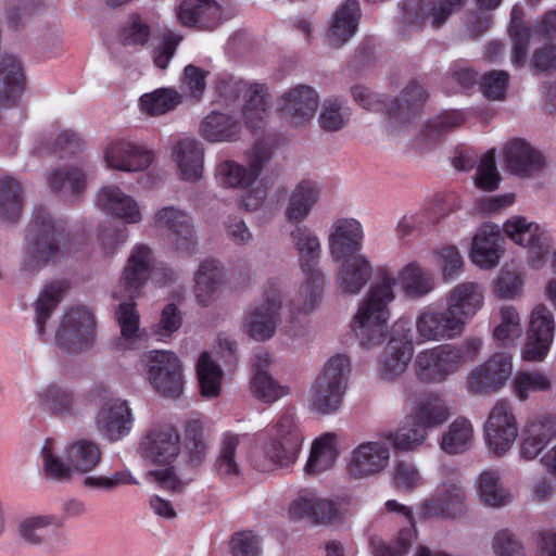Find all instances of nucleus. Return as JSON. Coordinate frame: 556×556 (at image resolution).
I'll return each mask as SVG.
<instances>
[{"label": "nucleus", "instance_id": "obj_1", "mask_svg": "<svg viewBox=\"0 0 556 556\" xmlns=\"http://www.w3.org/2000/svg\"><path fill=\"white\" fill-rule=\"evenodd\" d=\"M397 280L405 294L412 299L424 298L435 287L433 275L417 263L405 265L397 276L381 270L354 316L353 331L362 346L370 349L384 341L390 318L389 304L395 299L394 287Z\"/></svg>", "mask_w": 556, "mask_h": 556}, {"label": "nucleus", "instance_id": "obj_2", "mask_svg": "<svg viewBox=\"0 0 556 556\" xmlns=\"http://www.w3.org/2000/svg\"><path fill=\"white\" fill-rule=\"evenodd\" d=\"M66 224L54 218L43 206L35 208L31 225L24 239L20 271L31 276L62 255Z\"/></svg>", "mask_w": 556, "mask_h": 556}, {"label": "nucleus", "instance_id": "obj_3", "mask_svg": "<svg viewBox=\"0 0 556 556\" xmlns=\"http://www.w3.org/2000/svg\"><path fill=\"white\" fill-rule=\"evenodd\" d=\"M289 235L304 276L296 300L291 302V311L309 314L319 305L325 286L324 274L318 268L321 255L320 240L315 231L304 224L295 225Z\"/></svg>", "mask_w": 556, "mask_h": 556}, {"label": "nucleus", "instance_id": "obj_4", "mask_svg": "<svg viewBox=\"0 0 556 556\" xmlns=\"http://www.w3.org/2000/svg\"><path fill=\"white\" fill-rule=\"evenodd\" d=\"M350 372L351 361L344 354H336L326 362L309 392V405L316 414L325 416L340 410Z\"/></svg>", "mask_w": 556, "mask_h": 556}, {"label": "nucleus", "instance_id": "obj_5", "mask_svg": "<svg viewBox=\"0 0 556 556\" xmlns=\"http://www.w3.org/2000/svg\"><path fill=\"white\" fill-rule=\"evenodd\" d=\"M503 230L513 242L527 250L529 267L539 270L549 262L551 270L556 274V247L547 230L525 217L508 219Z\"/></svg>", "mask_w": 556, "mask_h": 556}, {"label": "nucleus", "instance_id": "obj_6", "mask_svg": "<svg viewBox=\"0 0 556 556\" xmlns=\"http://www.w3.org/2000/svg\"><path fill=\"white\" fill-rule=\"evenodd\" d=\"M283 291L278 282H268L264 301L251 305L241 320L242 331L252 340L264 342L271 339L281 323Z\"/></svg>", "mask_w": 556, "mask_h": 556}, {"label": "nucleus", "instance_id": "obj_7", "mask_svg": "<svg viewBox=\"0 0 556 556\" xmlns=\"http://www.w3.org/2000/svg\"><path fill=\"white\" fill-rule=\"evenodd\" d=\"M351 93L355 102L364 109L369 111L386 109L387 114L400 123H406L417 115L427 99L425 89L417 81L408 83L400 96L388 104L364 86H354Z\"/></svg>", "mask_w": 556, "mask_h": 556}, {"label": "nucleus", "instance_id": "obj_8", "mask_svg": "<svg viewBox=\"0 0 556 556\" xmlns=\"http://www.w3.org/2000/svg\"><path fill=\"white\" fill-rule=\"evenodd\" d=\"M384 508L388 513L403 516L408 527L401 529L390 544L380 539H372L370 545L375 556H447L440 552L433 553L427 546L417 544L415 517L410 507L390 500L386 502Z\"/></svg>", "mask_w": 556, "mask_h": 556}, {"label": "nucleus", "instance_id": "obj_9", "mask_svg": "<svg viewBox=\"0 0 556 556\" xmlns=\"http://www.w3.org/2000/svg\"><path fill=\"white\" fill-rule=\"evenodd\" d=\"M148 378L162 396L178 399L184 390L181 364L175 353L165 350L150 351L143 355Z\"/></svg>", "mask_w": 556, "mask_h": 556}, {"label": "nucleus", "instance_id": "obj_10", "mask_svg": "<svg viewBox=\"0 0 556 556\" xmlns=\"http://www.w3.org/2000/svg\"><path fill=\"white\" fill-rule=\"evenodd\" d=\"M270 159V148L264 143H256L247 156V166L229 160L218 163L215 169L216 179L224 187L248 188L258 178Z\"/></svg>", "mask_w": 556, "mask_h": 556}, {"label": "nucleus", "instance_id": "obj_11", "mask_svg": "<svg viewBox=\"0 0 556 556\" xmlns=\"http://www.w3.org/2000/svg\"><path fill=\"white\" fill-rule=\"evenodd\" d=\"M415 328L418 344L453 340L465 330L464 321H459L447 307L440 309L433 306L424 307L419 312Z\"/></svg>", "mask_w": 556, "mask_h": 556}, {"label": "nucleus", "instance_id": "obj_12", "mask_svg": "<svg viewBox=\"0 0 556 556\" xmlns=\"http://www.w3.org/2000/svg\"><path fill=\"white\" fill-rule=\"evenodd\" d=\"M555 330L553 312L545 304H536L530 314L523 358L530 362L543 361L554 341Z\"/></svg>", "mask_w": 556, "mask_h": 556}, {"label": "nucleus", "instance_id": "obj_13", "mask_svg": "<svg viewBox=\"0 0 556 556\" xmlns=\"http://www.w3.org/2000/svg\"><path fill=\"white\" fill-rule=\"evenodd\" d=\"M94 319L85 307L72 308L64 314L55 332V343L76 353L88 348L93 338Z\"/></svg>", "mask_w": 556, "mask_h": 556}, {"label": "nucleus", "instance_id": "obj_14", "mask_svg": "<svg viewBox=\"0 0 556 556\" xmlns=\"http://www.w3.org/2000/svg\"><path fill=\"white\" fill-rule=\"evenodd\" d=\"M59 519L54 515H28L22 518L16 531L21 541L29 546H47L50 552L66 546L65 535L58 531Z\"/></svg>", "mask_w": 556, "mask_h": 556}, {"label": "nucleus", "instance_id": "obj_15", "mask_svg": "<svg viewBox=\"0 0 556 556\" xmlns=\"http://www.w3.org/2000/svg\"><path fill=\"white\" fill-rule=\"evenodd\" d=\"M484 431L488 445L495 455L502 456L511 448L518 437V424L508 401L498 400L495 403Z\"/></svg>", "mask_w": 556, "mask_h": 556}, {"label": "nucleus", "instance_id": "obj_16", "mask_svg": "<svg viewBox=\"0 0 556 556\" xmlns=\"http://www.w3.org/2000/svg\"><path fill=\"white\" fill-rule=\"evenodd\" d=\"M511 374V356L507 353H494L470 371L467 378L468 389L476 394L496 392L506 384Z\"/></svg>", "mask_w": 556, "mask_h": 556}, {"label": "nucleus", "instance_id": "obj_17", "mask_svg": "<svg viewBox=\"0 0 556 556\" xmlns=\"http://www.w3.org/2000/svg\"><path fill=\"white\" fill-rule=\"evenodd\" d=\"M390 458V446L384 439L363 442L350 453L346 472L354 479H367L384 471Z\"/></svg>", "mask_w": 556, "mask_h": 556}, {"label": "nucleus", "instance_id": "obj_18", "mask_svg": "<svg viewBox=\"0 0 556 556\" xmlns=\"http://www.w3.org/2000/svg\"><path fill=\"white\" fill-rule=\"evenodd\" d=\"M414 343L410 329L404 323H396L381 359L380 376L386 381L401 377L413 356Z\"/></svg>", "mask_w": 556, "mask_h": 556}, {"label": "nucleus", "instance_id": "obj_19", "mask_svg": "<svg viewBox=\"0 0 556 556\" xmlns=\"http://www.w3.org/2000/svg\"><path fill=\"white\" fill-rule=\"evenodd\" d=\"M465 511L466 494L462 485L455 481L440 483L433 495L424 501L420 507V515L424 518L454 519Z\"/></svg>", "mask_w": 556, "mask_h": 556}, {"label": "nucleus", "instance_id": "obj_20", "mask_svg": "<svg viewBox=\"0 0 556 556\" xmlns=\"http://www.w3.org/2000/svg\"><path fill=\"white\" fill-rule=\"evenodd\" d=\"M153 226L166 230L174 248L185 254L194 250L195 238L190 216L175 206L159 210L152 219Z\"/></svg>", "mask_w": 556, "mask_h": 556}, {"label": "nucleus", "instance_id": "obj_21", "mask_svg": "<svg viewBox=\"0 0 556 556\" xmlns=\"http://www.w3.org/2000/svg\"><path fill=\"white\" fill-rule=\"evenodd\" d=\"M134 416L128 402L118 397L104 401L94 419L97 430L110 442L122 440L132 427Z\"/></svg>", "mask_w": 556, "mask_h": 556}, {"label": "nucleus", "instance_id": "obj_22", "mask_svg": "<svg viewBox=\"0 0 556 556\" xmlns=\"http://www.w3.org/2000/svg\"><path fill=\"white\" fill-rule=\"evenodd\" d=\"M140 451L143 457L155 464H170L180 452V435L169 425H153L147 430Z\"/></svg>", "mask_w": 556, "mask_h": 556}, {"label": "nucleus", "instance_id": "obj_23", "mask_svg": "<svg viewBox=\"0 0 556 556\" xmlns=\"http://www.w3.org/2000/svg\"><path fill=\"white\" fill-rule=\"evenodd\" d=\"M152 260V252L144 244H138L131 250L119 278L121 294L116 292V298L132 300L140 295V291L150 276Z\"/></svg>", "mask_w": 556, "mask_h": 556}, {"label": "nucleus", "instance_id": "obj_24", "mask_svg": "<svg viewBox=\"0 0 556 556\" xmlns=\"http://www.w3.org/2000/svg\"><path fill=\"white\" fill-rule=\"evenodd\" d=\"M103 157L108 167L122 172H140L154 161V153L142 144L119 140L104 149Z\"/></svg>", "mask_w": 556, "mask_h": 556}, {"label": "nucleus", "instance_id": "obj_25", "mask_svg": "<svg viewBox=\"0 0 556 556\" xmlns=\"http://www.w3.org/2000/svg\"><path fill=\"white\" fill-rule=\"evenodd\" d=\"M504 239L500 226L483 224L472 238L469 258L481 269L496 267L504 252Z\"/></svg>", "mask_w": 556, "mask_h": 556}, {"label": "nucleus", "instance_id": "obj_26", "mask_svg": "<svg viewBox=\"0 0 556 556\" xmlns=\"http://www.w3.org/2000/svg\"><path fill=\"white\" fill-rule=\"evenodd\" d=\"M319 98L315 89L307 85H296L281 96L280 113L294 126L309 122L316 113Z\"/></svg>", "mask_w": 556, "mask_h": 556}, {"label": "nucleus", "instance_id": "obj_27", "mask_svg": "<svg viewBox=\"0 0 556 556\" xmlns=\"http://www.w3.org/2000/svg\"><path fill=\"white\" fill-rule=\"evenodd\" d=\"M363 227L355 218H339L329 229L328 248L333 261L359 255L363 242Z\"/></svg>", "mask_w": 556, "mask_h": 556}, {"label": "nucleus", "instance_id": "obj_28", "mask_svg": "<svg viewBox=\"0 0 556 556\" xmlns=\"http://www.w3.org/2000/svg\"><path fill=\"white\" fill-rule=\"evenodd\" d=\"M503 153L507 170L519 177H530L546 166L544 155L522 139L507 142Z\"/></svg>", "mask_w": 556, "mask_h": 556}, {"label": "nucleus", "instance_id": "obj_29", "mask_svg": "<svg viewBox=\"0 0 556 556\" xmlns=\"http://www.w3.org/2000/svg\"><path fill=\"white\" fill-rule=\"evenodd\" d=\"M556 438V415L538 414L525 426L520 455L527 460L534 459Z\"/></svg>", "mask_w": 556, "mask_h": 556}, {"label": "nucleus", "instance_id": "obj_30", "mask_svg": "<svg viewBox=\"0 0 556 556\" xmlns=\"http://www.w3.org/2000/svg\"><path fill=\"white\" fill-rule=\"evenodd\" d=\"M446 307L459 321H464V328L484 304V290L475 281H464L454 286L446 294Z\"/></svg>", "mask_w": 556, "mask_h": 556}, {"label": "nucleus", "instance_id": "obj_31", "mask_svg": "<svg viewBox=\"0 0 556 556\" xmlns=\"http://www.w3.org/2000/svg\"><path fill=\"white\" fill-rule=\"evenodd\" d=\"M469 0H409L406 4L407 15L414 13L412 22L429 24L433 28L442 27Z\"/></svg>", "mask_w": 556, "mask_h": 556}, {"label": "nucleus", "instance_id": "obj_32", "mask_svg": "<svg viewBox=\"0 0 556 556\" xmlns=\"http://www.w3.org/2000/svg\"><path fill=\"white\" fill-rule=\"evenodd\" d=\"M98 207L127 224H138L142 213L138 202L117 186H104L97 194Z\"/></svg>", "mask_w": 556, "mask_h": 556}, {"label": "nucleus", "instance_id": "obj_33", "mask_svg": "<svg viewBox=\"0 0 556 556\" xmlns=\"http://www.w3.org/2000/svg\"><path fill=\"white\" fill-rule=\"evenodd\" d=\"M439 365L445 380L460 370L467 363L473 362L482 349V340L477 337L467 338L460 343H445L434 346Z\"/></svg>", "mask_w": 556, "mask_h": 556}, {"label": "nucleus", "instance_id": "obj_34", "mask_svg": "<svg viewBox=\"0 0 556 556\" xmlns=\"http://www.w3.org/2000/svg\"><path fill=\"white\" fill-rule=\"evenodd\" d=\"M341 265L336 274V285L342 294H358L372 276V266L363 255H354L340 260Z\"/></svg>", "mask_w": 556, "mask_h": 556}, {"label": "nucleus", "instance_id": "obj_35", "mask_svg": "<svg viewBox=\"0 0 556 556\" xmlns=\"http://www.w3.org/2000/svg\"><path fill=\"white\" fill-rule=\"evenodd\" d=\"M357 0H346L332 14L327 33V42L332 48L345 45L357 31L361 20Z\"/></svg>", "mask_w": 556, "mask_h": 556}, {"label": "nucleus", "instance_id": "obj_36", "mask_svg": "<svg viewBox=\"0 0 556 556\" xmlns=\"http://www.w3.org/2000/svg\"><path fill=\"white\" fill-rule=\"evenodd\" d=\"M25 87V76L21 61L11 54L0 58V106L17 104Z\"/></svg>", "mask_w": 556, "mask_h": 556}, {"label": "nucleus", "instance_id": "obj_37", "mask_svg": "<svg viewBox=\"0 0 556 556\" xmlns=\"http://www.w3.org/2000/svg\"><path fill=\"white\" fill-rule=\"evenodd\" d=\"M172 156L177 164L181 179L195 182L202 178L204 150L193 138H182L172 148Z\"/></svg>", "mask_w": 556, "mask_h": 556}, {"label": "nucleus", "instance_id": "obj_38", "mask_svg": "<svg viewBox=\"0 0 556 556\" xmlns=\"http://www.w3.org/2000/svg\"><path fill=\"white\" fill-rule=\"evenodd\" d=\"M178 18L185 26L211 30L222 22V10L215 0H184Z\"/></svg>", "mask_w": 556, "mask_h": 556}, {"label": "nucleus", "instance_id": "obj_39", "mask_svg": "<svg viewBox=\"0 0 556 556\" xmlns=\"http://www.w3.org/2000/svg\"><path fill=\"white\" fill-rule=\"evenodd\" d=\"M321 187L317 181H300L288 197L285 217L289 223L302 224L319 200Z\"/></svg>", "mask_w": 556, "mask_h": 556}, {"label": "nucleus", "instance_id": "obj_40", "mask_svg": "<svg viewBox=\"0 0 556 556\" xmlns=\"http://www.w3.org/2000/svg\"><path fill=\"white\" fill-rule=\"evenodd\" d=\"M225 282L222 264L215 260L203 261L194 274V296L199 305L206 307Z\"/></svg>", "mask_w": 556, "mask_h": 556}, {"label": "nucleus", "instance_id": "obj_41", "mask_svg": "<svg viewBox=\"0 0 556 556\" xmlns=\"http://www.w3.org/2000/svg\"><path fill=\"white\" fill-rule=\"evenodd\" d=\"M410 416L416 426L427 431L445 422L450 417V410L438 394L424 393L419 395Z\"/></svg>", "mask_w": 556, "mask_h": 556}, {"label": "nucleus", "instance_id": "obj_42", "mask_svg": "<svg viewBox=\"0 0 556 556\" xmlns=\"http://www.w3.org/2000/svg\"><path fill=\"white\" fill-rule=\"evenodd\" d=\"M301 444L270 437L263 447L264 460L255 458L254 465L258 470L267 471L273 467H288L295 463Z\"/></svg>", "mask_w": 556, "mask_h": 556}, {"label": "nucleus", "instance_id": "obj_43", "mask_svg": "<svg viewBox=\"0 0 556 556\" xmlns=\"http://www.w3.org/2000/svg\"><path fill=\"white\" fill-rule=\"evenodd\" d=\"M241 124L233 116L211 112L202 118L199 134L208 142L233 141L239 137Z\"/></svg>", "mask_w": 556, "mask_h": 556}, {"label": "nucleus", "instance_id": "obj_44", "mask_svg": "<svg viewBox=\"0 0 556 556\" xmlns=\"http://www.w3.org/2000/svg\"><path fill=\"white\" fill-rule=\"evenodd\" d=\"M508 35L511 40L510 62L514 67L522 68L528 60L531 41V28L523 23V10L516 4L510 11Z\"/></svg>", "mask_w": 556, "mask_h": 556}, {"label": "nucleus", "instance_id": "obj_45", "mask_svg": "<svg viewBox=\"0 0 556 556\" xmlns=\"http://www.w3.org/2000/svg\"><path fill=\"white\" fill-rule=\"evenodd\" d=\"M339 456L338 440L333 432H327L317 438L311 448L309 457L305 465L308 475H318L333 467Z\"/></svg>", "mask_w": 556, "mask_h": 556}, {"label": "nucleus", "instance_id": "obj_46", "mask_svg": "<svg viewBox=\"0 0 556 556\" xmlns=\"http://www.w3.org/2000/svg\"><path fill=\"white\" fill-rule=\"evenodd\" d=\"M267 363L268 355L266 353L256 355L255 366L257 370L251 381V392L257 400L270 404L288 395L290 389L280 384L267 371L262 369V366L267 365Z\"/></svg>", "mask_w": 556, "mask_h": 556}, {"label": "nucleus", "instance_id": "obj_47", "mask_svg": "<svg viewBox=\"0 0 556 556\" xmlns=\"http://www.w3.org/2000/svg\"><path fill=\"white\" fill-rule=\"evenodd\" d=\"M115 318L121 328V337L116 340L117 351L134 348L140 338V316L134 302H124L116 306Z\"/></svg>", "mask_w": 556, "mask_h": 556}, {"label": "nucleus", "instance_id": "obj_48", "mask_svg": "<svg viewBox=\"0 0 556 556\" xmlns=\"http://www.w3.org/2000/svg\"><path fill=\"white\" fill-rule=\"evenodd\" d=\"M101 457L99 445L90 440L79 439L65 447V458L72 465L73 471L81 475L96 469Z\"/></svg>", "mask_w": 556, "mask_h": 556}, {"label": "nucleus", "instance_id": "obj_49", "mask_svg": "<svg viewBox=\"0 0 556 556\" xmlns=\"http://www.w3.org/2000/svg\"><path fill=\"white\" fill-rule=\"evenodd\" d=\"M40 406L61 418L74 417L78 414L73 394L58 384H49L38 393Z\"/></svg>", "mask_w": 556, "mask_h": 556}, {"label": "nucleus", "instance_id": "obj_50", "mask_svg": "<svg viewBox=\"0 0 556 556\" xmlns=\"http://www.w3.org/2000/svg\"><path fill=\"white\" fill-rule=\"evenodd\" d=\"M478 492L481 502L492 508H501L513 502L509 490L503 486L496 470H485L478 478Z\"/></svg>", "mask_w": 556, "mask_h": 556}, {"label": "nucleus", "instance_id": "obj_51", "mask_svg": "<svg viewBox=\"0 0 556 556\" xmlns=\"http://www.w3.org/2000/svg\"><path fill=\"white\" fill-rule=\"evenodd\" d=\"M473 442V428L465 417H457L443 433L441 448L451 455L468 451Z\"/></svg>", "mask_w": 556, "mask_h": 556}, {"label": "nucleus", "instance_id": "obj_52", "mask_svg": "<svg viewBox=\"0 0 556 556\" xmlns=\"http://www.w3.org/2000/svg\"><path fill=\"white\" fill-rule=\"evenodd\" d=\"M48 184L54 192L70 199H76L85 190L86 178L81 169L66 167L53 170L48 178Z\"/></svg>", "mask_w": 556, "mask_h": 556}, {"label": "nucleus", "instance_id": "obj_53", "mask_svg": "<svg viewBox=\"0 0 556 556\" xmlns=\"http://www.w3.org/2000/svg\"><path fill=\"white\" fill-rule=\"evenodd\" d=\"M23 189L13 177L0 178V219L16 222L22 213Z\"/></svg>", "mask_w": 556, "mask_h": 556}, {"label": "nucleus", "instance_id": "obj_54", "mask_svg": "<svg viewBox=\"0 0 556 556\" xmlns=\"http://www.w3.org/2000/svg\"><path fill=\"white\" fill-rule=\"evenodd\" d=\"M63 282H52L41 290L35 303L36 327L40 338L43 337L45 327L53 311L58 307L64 293Z\"/></svg>", "mask_w": 556, "mask_h": 556}, {"label": "nucleus", "instance_id": "obj_55", "mask_svg": "<svg viewBox=\"0 0 556 556\" xmlns=\"http://www.w3.org/2000/svg\"><path fill=\"white\" fill-rule=\"evenodd\" d=\"M239 443L240 438L236 434H225L222 439L214 468L216 473L223 479H232L241 473L240 465L237 460Z\"/></svg>", "mask_w": 556, "mask_h": 556}, {"label": "nucleus", "instance_id": "obj_56", "mask_svg": "<svg viewBox=\"0 0 556 556\" xmlns=\"http://www.w3.org/2000/svg\"><path fill=\"white\" fill-rule=\"evenodd\" d=\"M266 98L267 93L265 86L255 84L249 96L245 98V103L242 109V115L247 127L255 130L263 126L268 109Z\"/></svg>", "mask_w": 556, "mask_h": 556}, {"label": "nucleus", "instance_id": "obj_57", "mask_svg": "<svg viewBox=\"0 0 556 556\" xmlns=\"http://www.w3.org/2000/svg\"><path fill=\"white\" fill-rule=\"evenodd\" d=\"M197 374L201 393L207 397L217 396L220 392L223 371L208 353L204 352L200 355Z\"/></svg>", "mask_w": 556, "mask_h": 556}, {"label": "nucleus", "instance_id": "obj_58", "mask_svg": "<svg viewBox=\"0 0 556 556\" xmlns=\"http://www.w3.org/2000/svg\"><path fill=\"white\" fill-rule=\"evenodd\" d=\"M549 377L540 370L519 371L513 382V392L520 401H526L532 392L551 390Z\"/></svg>", "mask_w": 556, "mask_h": 556}, {"label": "nucleus", "instance_id": "obj_59", "mask_svg": "<svg viewBox=\"0 0 556 556\" xmlns=\"http://www.w3.org/2000/svg\"><path fill=\"white\" fill-rule=\"evenodd\" d=\"M181 103V96L172 88H161L140 98L141 110L149 115H162Z\"/></svg>", "mask_w": 556, "mask_h": 556}, {"label": "nucleus", "instance_id": "obj_60", "mask_svg": "<svg viewBox=\"0 0 556 556\" xmlns=\"http://www.w3.org/2000/svg\"><path fill=\"white\" fill-rule=\"evenodd\" d=\"M439 362L434 346L418 352L414 363V372L417 379L426 383H440L445 381Z\"/></svg>", "mask_w": 556, "mask_h": 556}, {"label": "nucleus", "instance_id": "obj_61", "mask_svg": "<svg viewBox=\"0 0 556 556\" xmlns=\"http://www.w3.org/2000/svg\"><path fill=\"white\" fill-rule=\"evenodd\" d=\"M501 323L493 331L495 340L501 344H507L519 338L522 333L520 316L511 305L503 306L500 311Z\"/></svg>", "mask_w": 556, "mask_h": 556}, {"label": "nucleus", "instance_id": "obj_62", "mask_svg": "<svg viewBox=\"0 0 556 556\" xmlns=\"http://www.w3.org/2000/svg\"><path fill=\"white\" fill-rule=\"evenodd\" d=\"M350 119L348 110L337 99H328L324 102L318 123L326 131H339L344 128Z\"/></svg>", "mask_w": 556, "mask_h": 556}, {"label": "nucleus", "instance_id": "obj_63", "mask_svg": "<svg viewBox=\"0 0 556 556\" xmlns=\"http://www.w3.org/2000/svg\"><path fill=\"white\" fill-rule=\"evenodd\" d=\"M475 181L477 187L484 191H493L498 188L501 175L496 167L495 151L489 150L477 167Z\"/></svg>", "mask_w": 556, "mask_h": 556}, {"label": "nucleus", "instance_id": "obj_64", "mask_svg": "<svg viewBox=\"0 0 556 556\" xmlns=\"http://www.w3.org/2000/svg\"><path fill=\"white\" fill-rule=\"evenodd\" d=\"M229 548L232 556H261L262 541L253 531H239L232 534Z\"/></svg>", "mask_w": 556, "mask_h": 556}]
</instances>
